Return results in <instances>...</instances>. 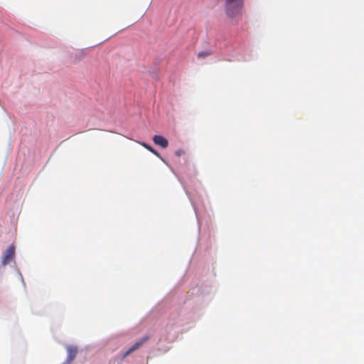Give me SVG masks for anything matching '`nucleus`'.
I'll list each match as a JSON object with an SVG mask.
<instances>
[{"label": "nucleus", "mask_w": 364, "mask_h": 364, "mask_svg": "<svg viewBox=\"0 0 364 364\" xmlns=\"http://www.w3.org/2000/svg\"><path fill=\"white\" fill-rule=\"evenodd\" d=\"M149 336H146L137 341L132 346H131L123 355L122 358H125L128 355L139 348L143 344L147 342Z\"/></svg>", "instance_id": "7ed1b4c3"}, {"label": "nucleus", "mask_w": 364, "mask_h": 364, "mask_svg": "<svg viewBox=\"0 0 364 364\" xmlns=\"http://www.w3.org/2000/svg\"><path fill=\"white\" fill-rule=\"evenodd\" d=\"M185 151L183 149H178L176 151V155L178 156H181L185 154Z\"/></svg>", "instance_id": "6e6552de"}, {"label": "nucleus", "mask_w": 364, "mask_h": 364, "mask_svg": "<svg viewBox=\"0 0 364 364\" xmlns=\"http://www.w3.org/2000/svg\"><path fill=\"white\" fill-rule=\"evenodd\" d=\"M210 55H211V53L210 51H202V52H199L198 53V58H205Z\"/></svg>", "instance_id": "0eeeda50"}, {"label": "nucleus", "mask_w": 364, "mask_h": 364, "mask_svg": "<svg viewBox=\"0 0 364 364\" xmlns=\"http://www.w3.org/2000/svg\"><path fill=\"white\" fill-rule=\"evenodd\" d=\"M244 5V0H225V14L228 18L238 22L242 17Z\"/></svg>", "instance_id": "f257e3e1"}, {"label": "nucleus", "mask_w": 364, "mask_h": 364, "mask_svg": "<svg viewBox=\"0 0 364 364\" xmlns=\"http://www.w3.org/2000/svg\"><path fill=\"white\" fill-rule=\"evenodd\" d=\"M62 364H70V363H68V362H67V361H65V362H64L63 363H62Z\"/></svg>", "instance_id": "1a4fd4ad"}, {"label": "nucleus", "mask_w": 364, "mask_h": 364, "mask_svg": "<svg viewBox=\"0 0 364 364\" xmlns=\"http://www.w3.org/2000/svg\"><path fill=\"white\" fill-rule=\"evenodd\" d=\"M153 141L155 144L160 146L162 148H166L168 146V140L161 135H155L153 137Z\"/></svg>", "instance_id": "39448f33"}, {"label": "nucleus", "mask_w": 364, "mask_h": 364, "mask_svg": "<svg viewBox=\"0 0 364 364\" xmlns=\"http://www.w3.org/2000/svg\"><path fill=\"white\" fill-rule=\"evenodd\" d=\"M15 257V247L11 245L6 251L3 253L1 262V266L5 267L14 259Z\"/></svg>", "instance_id": "f03ea898"}, {"label": "nucleus", "mask_w": 364, "mask_h": 364, "mask_svg": "<svg viewBox=\"0 0 364 364\" xmlns=\"http://www.w3.org/2000/svg\"><path fill=\"white\" fill-rule=\"evenodd\" d=\"M144 148H146L147 150L153 153L154 155L157 156L158 157H160L159 153L155 150L154 148H152L150 145L143 142L141 144Z\"/></svg>", "instance_id": "423d86ee"}, {"label": "nucleus", "mask_w": 364, "mask_h": 364, "mask_svg": "<svg viewBox=\"0 0 364 364\" xmlns=\"http://www.w3.org/2000/svg\"><path fill=\"white\" fill-rule=\"evenodd\" d=\"M66 349L68 351V357L65 361L71 363L77 355L78 351L77 347L75 346H68Z\"/></svg>", "instance_id": "20e7f679"}]
</instances>
